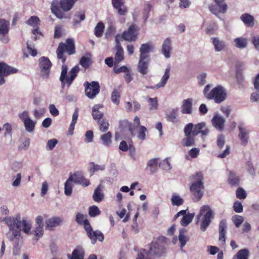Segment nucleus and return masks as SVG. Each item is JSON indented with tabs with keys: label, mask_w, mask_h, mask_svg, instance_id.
<instances>
[{
	"label": "nucleus",
	"mask_w": 259,
	"mask_h": 259,
	"mask_svg": "<svg viewBox=\"0 0 259 259\" xmlns=\"http://www.w3.org/2000/svg\"><path fill=\"white\" fill-rule=\"evenodd\" d=\"M66 52L68 55H72L76 53L75 43L72 38H67L65 43H59L56 50L57 58L61 60L63 64L61 67V73L60 80L63 88L66 85L69 87L75 79L79 71L78 66L73 67L69 72V76L67 75L68 67L65 64L66 57L64 54Z\"/></svg>",
	"instance_id": "1"
},
{
	"label": "nucleus",
	"mask_w": 259,
	"mask_h": 259,
	"mask_svg": "<svg viewBox=\"0 0 259 259\" xmlns=\"http://www.w3.org/2000/svg\"><path fill=\"white\" fill-rule=\"evenodd\" d=\"M167 244L168 239L164 236H160L151 242L148 251L141 250L137 259H152L155 257L163 256L166 252Z\"/></svg>",
	"instance_id": "2"
},
{
	"label": "nucleus",
	"mask_w": 259,
	"mask_h": 259,
	"mask_svg": "<svg viewBox=\"0 0 259 259\" xmlns=\"http://www.w3.org/2000/svg\"><path fill=\"white\" fill-rule=\"evenodd\" d=\"M78 0H53L51 5L52 13L58 19H68L65 13L70 11Z\"/></svg>",
	"instance_id": "3"
},
{
	"label": "nucleus",
	"mask_w": 259,
	"mask_h": 259,
	"mask_svg": "<svg viewBox=\"0 0 259 259\" xmlns=\"http://www.w3.org/2000/svg\"><path fill=\"white\" fill-rule=\"evenodd\" d=\"M193 181L190 186V191L194 196L193 201H199L203 196L204 186L203 184V176L201 172H197L190 177Z\"/></svg>",
	"instance_id": "4"
},
{
	"label": "nucleus",
	"mask_w": 259,
	"mask_h": 259,
	"mask_svg": "<svg viewBox=\"0 0 259 259\" xmlns=\"http://www.w3.org/2000/svg\"><path fill=\"white\" fill-rule=\"evenodd\" d=\"M210 85H207L203 90L205 97L208 100H213L215 103L219 104L225 101L227 98V92L221 85H218L210 92Z\"/></svg>",
	"instance_id": "5"
},
{
	"label": "nucleus",
	"mask_w": 259,
	"mask_h": 259,
	"mask_svg": "<svg viewBox=\"0 0 259 259\" xmlns=\"http://www.w3.org/2000/svg\"><path fill=\"white\" fill-rule=\"evenodd\" d=\"M214 213L208 205H204L200 209L199 213L197 218L200 222V229L205 231L211 223L214 218Z\"/></svg>",
	"instance_id": "6"
},
{
	"label": "nucleus",
	"mask_w": 259,
	"mask_h": 259,
	"mask_svg": "<svg viewBox=\"0 0 259 259\" xmlns=\"http://www.w3.org/2000/svg\"><path fill=\"white\" fill-rule=\"evenodd\" d=\"M85 223V230L92 243L95 244L97 240L100 242L103 241L104 239V234L99 230L93 231L89 221H87Z\"/></svg>",
	"instance_id": "7"
},
{
	"label": "nucleus",
	"mask_w": 259,
	"mask_h": 259,
	"mask_svg": "<svg viewBox=\"0 0 259 259\" xmlns=\"http://www.w3.org/2000/svg\"><path fill=\"white\" fill-rule=\"evenodd\" d=\"M18 72V70L4 62H0V85L6 82L5 77Z\"/></svg>",
	"instance_id": "8"
},
{
	"label": "nucleus",
	"mask_w": 259,
	"mask_h": 259,
	"mask_svg": "<svg viewBox=\"0 0 259 259\" xmlns=\"http://www.w3.org/2000/svg\"><path fill=\"white\" fill-rule=\"evenodd\" d=\"M192 123L187 124L184 127V132L185 138L182 141V144L184 147L192 146L195 145V137L192 134Z\"/></svg>",
	"instance_id": "9"
},
{
	"label": "nucleus",
	"mask_w": 259,
	"mask_h": 259,
	"mask_svg": "<svg viewBox=\"0 0 259 259\" xmlns=\"http://www.w3.org/2000/svg\"><path fill=\"white\" fill-rule=\"evenodd\" d=\"M139 28L135 24L130 25L127 30L124 31L122 34L121 37L127 41H135L139 34Z\"/></svg>",
	"instance_id": "10"
},
{
	"label": "nucleus",
	"mask_w": 259,
	"mask_h": 259,
	"mask_svg": "<svg viewBox=\"0 0 259 259\" xmlns=\"http://www.w3.org/2000/svg\"><path fill=\"white\" fill-rule=\"evenodd\" d=\"M84 85L85 95L90 99H94L100 92V87L97 81H94L91 83L85 82Z\"/></svg>",
	"instance_id": "11"
},
{
	"label": "nucleus",
	"mask_w": 259,
	"mask_h": 259,
	"mask_svg": "<svg viewBox=\"0 0 259 259\" xmlns=\"http://www.w3.org/2000/svg\"><path fill=\"white\" fill-rule=\"evenodd\" d=\"M225 1L213 0L214 4L209 6V11L215 15L225 13L228 9V6L225 3Z\"/></svg>",
	"instance_id": "12"
},
{
	"label": "nucleus",
	"mask_w": 259,
	"mask_h": 259,
	"mask_svg": "<svg viewBox=\"0 0 259 259\" xmlns=\"http://www.w3.org/2000/svg\"><path fill=\"white\" fill-rule=\"evenodd\" d=\"M192 134L193 136H197L200 134L202 138L206 136L209 132V129L206 126L205 122H200L196 124H193L192 128Z\"/></svg>",
	"instance_id": "13"
},
{
	"label": "nucleus",
	"mask_w": 259,
	"mask_h": 259,
	"mask_svg": "<svg viewBox=\"0 0 259 259\" xmlns=\"http://www.w3.org/2000/svg\"><path fill=\"white\" fill-rule=\"evenodd\" d=\"M9 22L3 19H0V40L7 44L9 39L7 36L9 30Z\"/></svg>",
	"instance_id": "14"
},
{
	"label": "nucleus",
	"mask_w": 259,
	"mask_h": 259,
	"mask_svg": "<svg viewBox=\"0 0 259 259\" xmlns=\"http://www.w3.org/2000/svg\"><path fill=\"white\" fill-rule=\"evenodd\" d=\"M39 65L42 72V76L44 77H48L52 66V63L50 60L47 57H41L39 59Z\"/></svg>",
	"instance_id": "15"
},
{
	"label": "nucleus",
	"mask_w": 259,
	"mask_h": 259,
	"mask_svg": "<svg viewBox=\"0 0 259 259\" xmlns=\"http://www.w3.org/2000/svg\"><path fill=\"white\" fill-rule=\"evenodd\" d=\"M70 175L73 176L72 182L76 184L81 185L83 187H88L91 184L90 181L83 176L82 172L80 171H75Z\"/></svg>",
	"instance_id": "16"
},
{
	"label": "nucleus",
	"mask_w": 259,
	"mask_h": 259,
	"mask_svg": "<svg viewBox=\"0 0 259 259\" xmlns=\"http://www.w3.org/2000/svg\"><path fill=\"white\" fill-rule=\"evenodd\" d=\"M63 219L61 217H55L47 220L45 222L46 229L49 231H52L55 227L62 225Z\"/></svg>",
	"instance_id": "17"
},
{
	"label": "nucleus",
	"mask_w": 259,
	"mask_h": 259,
	"mask_svg": "<svg viewBox=\"0 0 259 259\" xmlns=\"http://www.w3.org/2000/svg\"><path fill=\"white\" fill-rule=\"evenodd\" d=\"M111 1L113 7L117 11L119 15L124 16L126 15L128 12V9L124 5V0H111Z\"/></svg>",
	"instance_id": "18"
},
{
	"label": "nucleus",
	"mask_w": 259,
	"mask_h": 259,
	"mask_svg": "<svg viewBox=\"0 0 259 259\" xmlns=\"http://www.w3.org/2000/svg\"><path fill=\"white\" fill-rule=\"evenodd\" d=\"M150 58H140L138 65L139 72L142 75L148 73Z\"/></svg>",
	"instance_id": "19"
},
{
	"label": "nucleus",
	"mask_w": 259,
	"mask_h": 259,
	"mask_svg": "<svg viewBox=\"0 0 259 259\" xmlns=\"http://www.w3.org/2000/svg\"><path fill=\"white\" fill-rule=\"evenodd\" d=\"M239 132L238 137L241 141V144L245 146L248 143L249 131L246 128L243 127L241 125H240L239 126Z\"/></svg>",
	"instance_id": "20"
},
{
	"label": "nucleus",
	"mask_w": 259,
	"mask_h": 259,
	"mask_svg": "<svg viewBox=\"0 0 259 259\" xmlns=\"http://www.w3.org/2000/svg\"><path fill=\"white\" fill-rule=\"evenodd\" d=\"M227 228V224L226 221L222 220L220 221L219 226V240L220 241L222 242V244L224 245L226 242L225 235L226 234V229Z\"/></svg>",
	"instance_id": "21"
},
{
	"label": "nucleus",
	"mask_w": 259,
	"mask_h": 259,
	"mask_svg": "<svg viewBox=\"0 0 259 259\" xmlns=\"http://www.w3.org/2000/svg\"><path fill=\"white\" fill-rule=\"evenodd\" d=\"M153 50L154 47L151 43L148 42L142 44L140 49V57L142 58H150L148 54L151 52H153Z\"/></svg>",
	"instance_id": "22"
},
{
	"label": "nucleus",
	"mask_w": 259,
	"mask_h": 259,
	"mask_svg": "<svg viewBox=\"0 0 259 259\" xmlns=\"http://www.w3.org/2000/svg\"><path fill=\"white\" fill-rule=\"evenodd\" d=\"M20 217L17 216L16 218L7 217L4 221L6 224L9 226L10 230H13L18 229V225H20Z\"/></svg>",
	"instance_id": "23"
},
{
	"label": "nucleus",
	"mask_w": 259,
	"mask_h": 259,
	"mask_svg": "<svg viewBox=\"0 0 259 259\" xmlns=\"http://www.w3.org/2000/svg\"><path fill=\"white\" fill-rule=\"evenodd\" d=\"M85 252L83 247L81 246H77L73 250L72 254H68L67 256L69 259H83Z\"/></svg>",
	"instance_id": "24"
},
{
	"label": "nucleus",
	"mask_w": 259,
	"mask_h": 259,
	"mask_svg": "<svg viewBox=\"0 0 259 259\" xmlns=\"http://www.w3.org/2000/svg\"><path fill=\"white\" fill-rule=\"evenodd\" d=\"M119 128L121 131L124 132L128 131L132 136H134V132L136 129L132 123L127 119L121 120L119 122Z\"/></svg>",
	"instance_id": "25"
},
{
	"label": "nucleus",
	"mask_w": 259,
	"mask_h": 259,
	"mask_svg": "<svg viewBox=\"0 0 259 259\" xmlns=\"http://www.w3.org/2000/svg\"><path fill=\"white\" fill-rule=\"evenodd\" d=\"M181 112L183 114H191L192 112V99L189 98L183 100L181 106Z\"/></svg>",
	"instance_id": "26"
},
{
	"label": "nucleus",
	"mask_w": 259,
	"mask_h": 259,
	"mask_svg": "<svg viewBox=\"0 0 259 259\" xmlns=\"http://www.w3.org/2000/svg\"><path fill=\"white\" fill-rule=\"evenodd\" d=\"M171 42L169 38H167L164 41L162 46V53L165 58H169L170 56V52L171 50Z\"/></svg>",
	"instance_id": "27"
},
{
	"label": "nucleus",
	"mask_w": 259,
	"mask_h": 259,
	"mask_svg": "<svg viewBox=\"0 0 259 259\" xmlns=\"http://www.w3.org/2000/svg\"><path fill=\"white\" fill-rule=\"evenodd\" d=\"M240 19L248 27H252L254 25V18L248 13L242 14L240 16Z\"/></svg>",
	"instance_id": "28"
},
{
	"label": "nucleus",
	"mask_w": 259,
	"mask_h": 259,
	"mask_svg": "<svg viewBox=\"0 0 259 259\" xmlns=\"http://www.w3.org/2000/svg\"><path fill=\"white\" fill-rule=\"evenodd\" d=\"M213 125L218 130L222 131L224 127L225 119L223 117L215 115L211 120Z\"/></svg>",
	"instance_id": "29"
},
{
	"label": "nucleus",
	"mask_w": 259,
	"mask_h": 259,
	"mask_svg": "<svg viewBox=\"0 0 259 259\" xmlns=\"http://www.w3.org/2000/svg\"><path fill=\"white\" fill-rule=\"evenodd\" d=\"M104 195L102 192V186L99 185L95 189L93 195V200L96 202H100L104 199Z\"/></svg>",
	"instance_id": "30"
},
{
	"label": "nucleus",
	"mask_w": 259,
	"mask_h": 259,
	"mask_svg": "<svg viewBox=\"0 0 259 259\" xmlns=\"http://www.w3.org/2000/svg\"><path fill=\"white\" fill-rule=\"evenodd\" d=\"M114 59V66L117 65L120 62L124 60V51L121 46H118V48H116V53Z\"/></svg>",
	"instance_id": "31"
},
{
	"label": "nucleus",
	"mask_w": 259,
	"mask_h": 259,
	"mask_svg": "<svg viewBox=\"0 0 259 259\" xmlns=\"http://www.w3.org/2000/svg\"><path fill=\"white\" fill-rule=\"evenodd\" d=\"M73 181V176L70 175L68 179L65 183L64 193L67 196H70L72 192L73 185L72 182Z\"/></svg>",
	"instance_id": "32"
},
{
	"label": "nucleus",
	"mask_w": 259,
	"mask_h": 259,
	"mask_svg": "<svg viewBox=\"0 0 259 259\" xmlns=\"http://www.w3.org/2000/svg\"><path fill=\"white\" fill-rule=\"evenodd\" d=\"M170 68L165 69V72L162 77L160 81L155 87L156 88H159L164 87L169 78Z\"/></svg>",
	"instance_id": "33"
},
{
	"label": "nucleus",
	"mask_w": 259,
	"mask_h": 259,
	"mask_svg": "<svg viewBox=\"0 0 259 259\" xmlns=\"http://www.w3.org/2000/svg\"><path fill=\"white\" fill-rule=\"evenodd\" d=\"M212 43L214 45L215 50L217 52L223 50L225 47V42L223 40H220L217 37H213Z\"/></svg>",
	"instance_id": "34"
},
{
	"label": "nucleus",
	"mask_w": 259,
	"mask_h": 259,
	"mask_svg": "<svg viewBox=\"0 0 259 259\" xmlns=\"http://www.w3.org/2000/svg\"><path fill=\"white\" fill-rule=\"evenodd\" d=\"M239 177L237 176L236 174L232 171H230L228 178V182L231 186H237L239 184Z\"/></svg>",
	"instance_id": "35"
},
{
	"label": "nucleus",
	"mask_w": 259,
	"mask_h": 259,
	"mask_svg": "<svg viewBox=\"0 0 259 259\" xmlns=\"http://www.w3.org/2000/svg\"><path fill=\"white\" fill-rule=\"evenodd\" d=\"M157 164L158 159L153 158L148 161L147 168L150 170L151 174H153L157 170Z\"/></svg>",
	"instance_id": "36"
},
{
	"label": "nucleus",
	"mask_w": 259,
	"mask_h": 259,
	"mask_svg": "<svg viewBox=\"0 0 259 259\" xmlns=\"http://www.w3.org/2000/svg\"><path fill=\"white\" fill-rule=\"evenodd\" d=\"M249 250L247 249L239 250L233 256V259H248Z\"/></svg>",
	"instance_id": "37"
},
{
	"label": "nucleus",
	"mask_w": 259,
	"mask_h": 259,
	"mask_svg": "<svg viewBox=\"0 0 259 259\" xmlns=\"http://www.w3.org/2000/svg\"><path fill=\"white\" fill-rule=\"evenodd\" d=\"M23 123L26 131L29 133L33 132L34 131L36 124L35 121H33L30 118L28 119L27 120H25Z\"/></svg>",
	"instance_id": "38"
},
{
	"label": "nucleus",
	"mask_w": 259,
	"mask_h": 259,
	"mask_svg": "<svg viewBox=\"0 0 259 259\" xmlns=\"http://www.w3.org/2000/svg\"><path fill=\"white\" fill-rule=\"evenodd\" d=\"M194 217V213H188L183 217L181 221L182 226L186 227L192 221Z\"/></svg>",
	"instance_id": "39"
},
{
	"label": "nucleus",
	"mask_w": 259,
	"mask_h": 259,
	"mask_svg": "<svg viewBox=\"0 0 259 259\" xmlns=\"http://www.w3.org/2000/svg\"><path fill=\"white\" fill-rule=\"evenodd\" d=\"M20 225H18L17 229H19L20 231L22 230L25 233L29 234L31 229L30 224L24 220H23L22 221L20 220Z\"/></svg>",
	"instance_id": "40"
},
{
	"label": "nucleus",
	"mask_w": 259,
	"mask_h": 259,
	"mask_svg": "<svg viewBox=\"0 0 259 259\" xmlns=\"http://www.w3.org/2000/svg\"><path fill=\"white\" fill-rule=\"evenodd\" d=\"M111 138L112 134L110 132H108L101 137V140L105 146H108L112 142Z\"/></svg>",
	"instance_id": "41"
},
{
	"label": "nucleus",
	"mask_w": 259,
	"mask_h": 259,
	"mask_svg": "<svg viewBox=\"0 0 259 259\" xmlns=\"http://www.w3.org/2000/svg\"><path fill=\"white\" fill-rule=\"evenodd\" d=\"M234 41L235 44V46L240 49L245 48L247 45V39L243 37H238L235 38Z\"/></svg>",
	"instance_id": "42"
},
{
	"label": "nucleus",
	"mask_w": 259,
	"mask_h": 259,
	"mask_svg": "<svg viewBox=\"0 0 259 259\" xmlns=\"http://www.w3.org/2000/svg\"><path fill=\"white\" fill-rule=\"evenodd\" d=\"M97 122L99 125V129L102 132H105L108 130L109 124L106 118L98 120Z\"/></svg>",
	"instance_id": "43"
},
{
	"label": "nucleus",
	"mask_w": 259,
	"mask_h": 259,
	"mask_svg": "<svg viewBox=\"0 0 259 259\" xmlns=\"http://www.w3.org/2000/svg\"><path fill=\"white\" fill-rule=\"evenodd\" d=\"M120 99V92L117 89H114L111 97L112 102L116 105H118L119 104Z\"/></svg>",
	"instance_id": "44"
},
{
	"label": "nucleus",
	"mask_w": 259,
	"mask_h": 259,
	"mask_svg": "<svg viewBox=\"0 0 259 259\" xmlns=\"http://www.w3.org/2000/svg\"><path fill=\"white\" fill-rule=\"evenodd\" d=\"M119 149L123 152L127 151L128 149H133L134 151H135V149L133 146V142L131 141L130 143H129V145L128 146L126 142L125 141H122L120 142L119 146Z\"/></svg>",
	"instance_id": "45"
},
{
	"label": "nucleus",
	"mask_w": 259,
	"mask_h": 259,
	"mask_svg": "<svg viewBox=\"0 0 259 259\" xmlns=\"http://www.w3.org/2000/svg\"><path fill=\"white\" fill-rule=\"evenodd\" d=\"M178 109H173L171 112L168 113L166 116L167 120L173 123H177L179 120L177 118Z\"/></svg>",
	"instance_id": "46"
},
{
	"label": "nucleus",
	"mask_w": 259,
	"mask_h": 259,
	"mask_svg": "<svg viewBox=\"0 0 259 259\" xmlns=\"http://www.w3.org/2000/svg\"><path fill=\"white\" fill-rule=\"evenodd\" d=\"M104 27V25L103 22H100L97 24L95 28V34L97 37H100L102 36Z\"/></svg>",
	"instance_id": "47"
},
{
	"label": "nucleus",
	"mask_w": 259,
	"mask_h": 259,
	"mask_svg": "<svg viewBox=\"0 0 259 259\" xmlns=\"http://www.w3.org/2000/svg\"><path fill=\"white\" fill-rule=\"evenodd\" d=\"M92 115L94 119L95 120H99L103 119V113L99 111L97 106H95L93 108Z\"/></svg>",
	"instance_id": "48"
},
{
	"label": "nucleus",
	"mask_w": 259,
	"mask_h": 259,
	"mask_svg": "<svg viewBox=\"0 0 259 259\" xmlns=\"http://www.w3.org/2000/svg\"><path fill=\"white\" fill-rule=\"evenodd\" d=\"M79 63L83 68L87 69L92 64V61L90 57L83 56L81 58Z\"/></svg>",
	"instance_id": "49"
},
{
	"label": "nucleus",
	"mask_w": 259,
	"mask_h": 259,
	"mask_svg": "<svg viewBox=\"0 0 259 259\" xmlns=\"http://www.w3.org/2000/svg\"><path fill=\"white\" fill-rule=\"evenodd\" d=\"M147 130L146 127L141 125L139 127L138 130V138L141 141H144L146 139V133Z\"/></svg>",
	"instance_id": "50"
},
{
	"label": "nucleus",
	"mask_w": 259,
	"mask_h": 259,
	"mask_svg": "<svg viewBox=\"0 0 259 259\" xmlns=\"http://www.w3.org/2000/svg\"><path fill=\"white\" fill-rule=\"evenodd\" d=\"M171 200L172 204L176 206L181 205L184 202L183 199L176 194L172 195Z\"/></svg>",
	"instance_id": "51"
},
{
	"label": "nucleus",
	"mask_w": 259,
	"mask_h": 259,
	"mask_svg": "<svg viewBox=\"0 0 259 259\" xmlns=\"http://www.w3.org/2000/svg\"><path fill=\"white\" fill-rule=\"evenodd\" d=\"M89 165L90 166V172L93 174L98 170H103L105 168L104 165H99L98 164H95L93 162H90Z\"/></svg>",
	"instance_id": "52"
},
{
	"label": "nucleus",
	"mask_w": 259,
	"mask_h": 259,
	"mask_svg": "<svg viewBox=\"0 0 259 259\" xmlns=\"http://www.w3.org/2000/svg\"><path fill=\"white\" fill-rule=\"evenodd\" d=\"M179 240L180 242V246L183 248L186 244L187 242L189 240V238L184 235V231L181 230L179 235Z\"/></svg>",
	"instance_id": "53"
},
{
	"label": "nucleus",
	"mask_w": 259,
	"mask_h": 259,
	"mask_svg": "<svg viewBox=\"0 0 259 259\" xmlns=\"http://www.w3.org/2000/svg\"><path fill=\"white\" fill-rule=\"evenodd\" d=\"M20 235V232L19 229H14L13 230H10L7 234L8 238L11 241L14 240L15 239L17 238L18 237H19Z\"/></svg>",
	"instance_id": "54"
},
{
	"label": "nucleus",
	"mask_w": 259,
	"mask_h": 259,
	"mask_svg": "<svg viewBox=\"0 0 259 259\" xmlns=\"http://www.w3.org/2000/svg\"><path fill=\"white\" fill-rule=\"evenodd\" d=\"M40 20L37 16H31L26 21V23L31 26L35 27L37 26L39 24Z\"/></svg>",
	"instance_id": "55"
},
{
	"label": "nucleus",
	"mask_w": 259,
	"mask_h": 259,
	"mask_svg": "<svg viewBox=\"0 0 259 259\" xmlns=\"http://www.w3.org/2000/svg\"><path fill=\"white\" fill-rule=\"evenodd\" d=\"M100 213L101 211L97 206L93 205L89 207V214L91 217H95Z\"/></svg>",
	"instance_id": "56"
},
{
	"label": "nucleus",
	"mask_w": 259,
	"mask_h": 259,
	"mask_svg": "<svg viewBox=\"0 0 259 259\" xmlns=\"http://www.w3.org/2000/svg\"><path fill=\"white\" fill-rule=\"evenodd\" d=\"M148 101L149 104L150 110H156L158 108V100L157 98H148Z\"/></svg>",
	"instance_id": "57"
},
{
	"label": "nucleus",
	"mask_w": 259,
	"mask_h": 259,
	"mask_svg": "<svg viewBox=\"0 0 259 259\" xmlns=\"http://www.w3.org/2000/svg\"><path fill=\"white\" fill-rule=\"evenodd\" d=\"M75 221L78 224L83 225V227H84V229H85V222L87 221H88V220L84 219V217L82 214L79 213V212L77 213L76 215Z\"/></svg>",
	"instance_id": "58"
},
{
	"label": "nucleus",
	"mask_w": 259,
	"mask_h": 259,
	"mask_svg": "<svg viewBox=\"0 0 259 259\" xmlns=\"http://www.w3.org/2000/svg\"><path fill=\"white\" fill-rule=\"evenodd\" d=\"M159 166L164 170H168L171 168L170 162L168 158H166L164 160L161 161L159 164Z\"/></svg>",
	"instance_id": "59"
},
{
	"label": "nucleus",
	"mask_w": 259,
	"mask_h": 259,
	"mask_svg": "<svg viewBox=\"0 0 259 259\" xmlns=\"http://www.w3.org/2000/svg\"><path fill=\"white\" fill-rule=\"evenodd\" d=\"M236 193V197L240 199H244L247 196L246 192L243 188L241 187L237 188Z\"/></svg>",
	"instance_id": "60"
},
{
	"label": "nucleus",
	"mask_w": 259,
	"mask_h": 259,
	"mask_svg": "<svg viewBox=\"0 0 259 259\" xmlns=\"http://www.w3.org/2000/svg\"><path fill=\"white\" fill-rule=\"evenodd\" d=\"M152 6L149 3H146L143 10V17L146 20L149 17V13L151 10Z\"/></svg>",
	"instance_id": "61"
},
{
	"label": "nucleus",
	"mask_w": 259,
	"mask_h": 259,
	"mask_svg": "<svg viewBox=\"0 0 259 259\" xmlns=\"http://www.w3.org/2000/svg\"><path fill=\"white\" fill-rule=\"evenodd\" d=\"M217 146L219 149H222L225 144V136L223 135H220L218 136L217 140Z\"/></svg>",
	"instance_id": "62"
},
{
	"label": "nucleus",
	"mask_w": 259,
	"mask_h": 259,
	"mask_svg": "<svg viewBox=\"0 0 259 259\" xmlns=\"http://www.w3.org/2000/svg\"><path fill=\"white\" fill-rule=\"evenodd\" d=\"M58 143V141L55 139H53L49 140L47 143L46 148L49 150H51L54 148L56 144Z\"/></svg>",
	"instance_id": "63"
},
{
	"label": "nucleus",
	"mask_w": 259,
	"mask_h": 259,
	"mask_svg": "<svg viewBox=\"0 0 259 259\" xmlns=\"http://www.w3.org/2000/svg\"><path fill=\"white\" fill-rule=\"evenodd\" d=\"M243 218L240 215H237L233 218V221L236 227L238 228L243 222Z\"/></svg>",
	"instance_id": "64"
}]
</instances>
